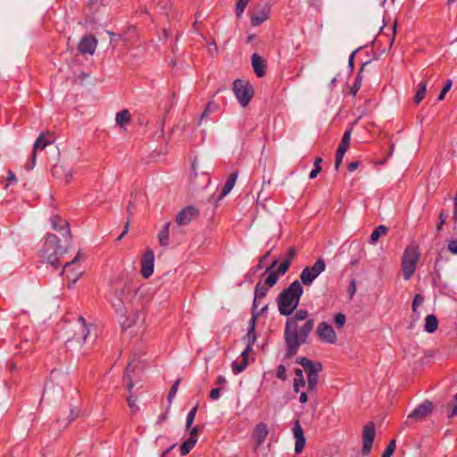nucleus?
Masks as SVG:
<instances>
[{
    "label": "nucleus",
    "instance_id": "6ab92c4d",
    "mask_svg": "<svg viewBox=\"0 0 457 457\" xmlns=\"http://www.w3.org/2000/svg\"><path fill=\"white\" fill-rule=\"evenodd\" d=\"M252 66L257 77L262 78L266 74L265 62L256 53L252 55Z\"/></svg>",
    "mask_w": 457,
    "mask_h": 457
},
{
    "label": "nucleus",
    "instance_id": "a18cd8bd",
    "mask_svg": "<svg viewBox=\"0 0 457 457\" xmlns=\"http://www.w3.org/2000/svg\"><path fill=\"white\" fill-rule=\"evenodd\" d=\"M446 219H447V214L442 211L440 213H439V217H438V224H437V227H436V230L437 232H440L443 228V226L444 224L445 223L446 221Z\"/></svg>",
    "mask_w": 457,
    "mask_h": 457
},
{
    "label": "nucleus",
    "instance_id": "f8f14e48",
    "mask_svg": "<svg viewBox=\"0 0 457 457\" xmlns=\"http://www.w3.org/2000/svg\"><path fill=\"white\" fill-rule=\"evenodd\" d=\"M374 437H375V424H374V422L370 421L364 426L363 431H362L363 445H362V449H361V453L363 455L370 454L371 448H372Z\"/></svg>",
    "mask_w": 457,
    "mask_h": 457
},
{
    "label": "nucleus",
    "instance_id": "473e14b6",
    "mask_svg": "<svg viewBox=\"0 0 457 457\" xmlns=\"http://www.w3.org/2000/svg\"><path fill=\"white\" fill-rule=\"evenodd\" d=\"M264 274L267 275L265 284L270 287L275 286L278 279V272L275 270L267 271V270H265Z\"/></svg>",
    "mask_w": 457,
    "mask_h": 457
},
{
    "label": "nucleus",
    "instance_id": "4be33fe9",
    "mask_svg": "<svg viewBox=\"0 0 457 457\" xmlns=\"http://www.w3.org/2000/svg\"><path fill=\"white\" fill-rule=\"evenodd\" d=\"M170 227V222L168 221L158 233V240L162 246L167 247L169 245Z\"/></svg>",
    "mask_w": 457,
    "mask_h": 457
},
{
    "label": "nucleus",
    "instance_id": "f704fd0d",
    "mask_svg": "<svg viewBox=\"0 0 457 457\" xmlns=\"http://www.w3.org/2000/svg\"><path fill=\"white\" fill-rule=\"evenodd\" d=\"M250 0H237L235 8V13L237 18H240Z\"/></svg>",
    "mask_w": 457,
    "mask_h": 457
},
{
    "label": "nucleus",
    "instance_id": "6e6d98bb",
    "mask_svg": "<svg viewBox=\"0 0 457 457\" xmlns=\"http://www.w3.org/2000/svg\"><path fill=\"white\" fill-rule=\"evenodd\" d=\"M37 152L33 151L30 163L25 165L26 170H31L36 165Z\"/></svg>",
    "mask_w": 457,
    "mask_h": 457
},
{
    "label": "nucleus",
    "instance_id": "dca6fc26",
    "mask_svg": "<svg viewBox=\"0 0 457 457\" xmlns=\"http://www.w3.org/2000/svg\"><path fill=\"white\" fill-rule=\"evenodd\" d=\"M52 174L55 179L64 180L66 183H69L73 177L72 170L63 164L54 165Z\"/></svg>",
    "mask_w": 457,
    "mask_h": 457
},
{
    "label": "nucleus",
    "instance_id": "9d476101",
    "mask_svg": "<svg viewBox=\"0 0 457 457\" xmlns=\"http://www.w3.org/2000/svg\"><path fill=\"white\" fill-rule=\"evenodd\" d=\"M136 375V370L131 369V363H129L124 371L123 378L127 381L126 388L129 391V395L127 398L128 404L132 412H137L139 411V407L137 404V398L133 396L132 389L135 386L134 377Z\"/></svg>",
    "mask_w": 457,
    "mask_h": 457
},
{
    "label": "nucleus",
    "instance_id": "8fccbe9b",
    "mask_svg": "<svg viewBox=\"0 0 457 457\" xmlns=\"http://www.w3.org/2000/svg\"><path fill=\"white\" fill-rule=\"evenodd\" d=\"M447 248L450 253L457 254V240L452 239L448 241Z\"/></svg>",
    "mask_w": 457,
    "mask_h": 457
},
{
    "label": "nucleus",
    "instance_id": "cd10ccee",
    "mask_svg": "<svg viewBox=\"0 0 457 457\" xmlns=\"http://www.w3.org/2000/svg\"><path fill=\"white\" fill-rule=\"evenodd\" d=\"M305 386L303 373L301 369L295 370V378L294 380L293 388L295 392H299L300 388Z\"/></svg>",
    "mask_w": 457,
    "mask_h": 457
},
{
    "label": "nucleus",
    "instance_id": "e2e57ef3",
    "mask_svg": "<svg viewBox=\"0 0 457 457\" xmlns=\"http://www.w3.org/2000/svg\"><path fill=\"white\" fill-rule=\"evenodd\" d=\"M129 227V217H128V220L124 226V229H123L122 233L117 238L118 241L121 240V238L128 233Z\"/></svg>",
    "mask_w": 457,
    "mask_h": 457
},
{
    "label": "nucleus",
    "instance_id": "79ce46f5",
    "mask_svg": "<svg viewBox=\"0 0 457 457\" xmlns=\"http://www.w3.org/2000/svg\"><path fill=\"white\" fill-rule=\"evenodd\" d=\"M345 150L337 148L335 158V169L337 170L342 163Z\"/></svg>",
    "mask_w": 457,
    "mask_h": 457
},
{
    "label": "nucleus",
    "instance_id": "052dcab7",
    "mask_svg": "<svg viewBox=\"0 0 457 457\" xmlns=\"http://www.w3.org/2000/svg\"><path fill=\"white\" fill-rule=\"evenodd\" d=\"M79 253L71 260V262H66L63 266V270L60 272V276H62L63 274V270L65 269H67L68 267H70L71 264L75 263L76 262H78L79 260Z\"/></svg>",
    "mask_w": 457,
    "mask_h": 457
},
{
    "label": "nucleus",
    "instance_id": "603ef678",
    "mask_svg": "<svg viewBox=\"0 0 457 457\" xmlns=\"http://www.w3.org/2000/svg\"><path fill=\"white\" fill-rule=\"evenodd\" d=\"M246 337H247V345L252 346L255 341H256V333H255V330H253V332L250 333V330L247 331V334H246Z\"/></svg>",
    "mask_w": 457,
    "mask_h": 457
},
{
    "label": "nucleus",
    "instance_id": "7c9ffc66",
    "mask_svg": "<svg viewBox=\"0 0 457 457\" xmlns=\"http://www.w3.org/2000/svg\"><path fill=\"white\" fill-rule=\"evenodd\" d=\"M52 140L46 139L44 135L41 134L35 141L33 145V151L37 152V150L45 149L48 145L52 144Z\"/></svg>",
    "mask_w": 457,
    "mask_h": 457
},
{
    "label": "nucleus",
    "instance_id": "338daca9",
    "mask_svg": "<svg viewBox=\"0 0 457 457\" xmlns=\"http://www.w3.org/2000/svg\"><path fill=\"white\" fill-rule=\"evenodd\" d=\"M349 145H350L349 142H347V141H345L344 139H341V142H340V144L338 145V148L347 151V149L349 148Z\"/></svg>",
    "mask_w": 457,
    "mask_h": 457
},
{
    "label": "nucleus",
    "instance_id": "20e7f679",
    "mask_svg": "<svg viewBox=\"0 0 457 457\" xmlns=\"http://www.w3.org/2000/svg\"><path fill=\"white\" fill-rule=\"evenodd\" d=\"M112 291V305L116 312L123 316L125 315L126 304L135 296L136 289L130 282H124L113 287Z\"/></svg>",
    "mask_w": 457,
    "mask_h": 457
},
{
    "label": "nucleus",
    "instance_id": "09e8293b",
    "mask_svg": "<svg viewBox=\"0 0 457 457\" xmlns=\"http://www.w3.org/2000/svg\"><path fill=\"white\" fill-rule=\"evenodd\" d=\"M254 310L255 309L253 310V315H252V318L249 320L248 330H250V333H252V332H253V330H255V323H256V320H257V317L259 316V313H256L254 312Z\"/></svg>",
    "mask_w": 457,
    "mask_h": 457
},
{
    "label": "nucleus",
    "instance_id": "f257e3e1",
    "mask_svg": "<svg viewBox=\"0 0 457 457\" xmlns=\"http://www.w3.org/2000/svg\"><path fill=\"white\" fill-rule=\"evenodd\" d=\"M309 312L300 309L287 320L284 330V339L287 346L286 359L295 356L300 346L308 342L309 336L314 328V320L308 319Z\"/></svg>",
    "mask_w": 457,
    "mask_h": 457
},
{
    "label": "nucleus",
    "instance_id": "f3484780",
    "mask_svg": "<svg viewBox=\"0 0 457 457\" xmlns=\"http://www.w3.org/2000/svg\"><path fill=\"white\" fill-rule=\"evenodd\" d=\"M270 10V8L268 4L257 6L255 13L251 16L252 25L260 26L265 21L269 18Z\"/></svg>",
    "mask_w": 457,
    "mask_h": 457
},
{
    "label": "nucleus",
    "instance_id": "4c0bfd02",
    "mask_svg": "<svg viewBox=\"0 0 457 457\" xmlns=\"http://www.w3.org/2000/svg\"><path fill=\"white\" fill-rule=\"evenodd\" d=\"M198 410V404H196L195 406H194L190 411L187 413V420H186V428L188 429L191 425L193 424L194 420H195V414H196V411Z\"/></svg>",
    "mask_w": 457,
    "mask_h": 457
},
{
    "label": "nucleus",
    "instance_id": "4d7b16f0",
    "mask_svg": "<svg viewBox=\"0 0 457 457\" xmlns=\"http://www.w3.org/2000/svg\"><path fill=\"white\" fill-rule=\"evenodd\" d=\"M356 292V282L354 279H352L350 282V286L348 287V293L350 295V298L353 296Z\"/></svg>",
    "mask_w": 457,
    "mask_h": 457
},
{
    "label": "nucleus",
    "instance_id": "b1692460",
    "mask_svg": "<svg viewBox=\"0 0 457 457\" xmlns=\"http://www.w3.org/2000/svg\"><path fill=\"white\" fill-rule=\"evenodd\" d=\"M370 62V61H367L364 63H362V65L355 78V80L350 88V94L352 96H355L357 94L358 90L361 88V81H362L361 72L363 71L365 66L368 65Z\"/></svg>",
    "mask_w": 457,
    "mask_h": 457
},
{
    "label": "nucleus",
    "instance_id": "49530a36",
    "mask_svg": "<svg viewBox=\"0 0 457 457\" xmlns=\"http://www.w3.org/2000/svg\"><path fill=\"white\" fill-rule=\"evenodd\" d=\"M287 369L284 364H279L278 366L277 370V377L280 380H286L287 379V374H286Z\"/></svg>",
    "mask_w": 457,
    "mask_h": 457
},
{
    "label": "nucleus",
    "instance_id": "ea45409f",
    "mask_svg": "<svg viewBox=\"0 0 457 457\" xmlns=\"http://www.w3.org/2000/svg\"><path fill=\"white\" fill-rule=\"evenodd\" d=\"M396 442L395 439L391 440L384 451L382 457H391L395 450Z\"/></svg>",
    "mask_w": 457,
    "mask_h": 457
},
{
    "label": "nucleus",
    "instance_id": "6e6552de",
    "mask_svg": "<svg viewBox=\"0 0 457 457\" xmlns=\"http://www.w3.org/2000/svg\"><path fill=\"white\" fill-rule=\"evenodd\" d=\"M325 268L326 264L322 258H319L313 266L305 267L300 275L301 285L311 286L319 275L325 270Z\"/></svg>",
    "mask_w": 457,
    "mask_h": 457
},
{
    "label": "nucleus",
    "instance_id": "3c124183",
    "mask_svg": "<svg viewBox=\"0 0 457 457\" xmlns=\"http://www.w3.org/2000/svg\"><path fill=\"white\" fill-rule=\"evenodd\" d=\"M362 46H360L359 48L355 49L349 56V59H348V68L350 69V71H352L353 70V61H354V56L355 54L360 51V49H361Z\"/></svg>",
    "mask_w": 457,
    "mask_h": 457
},
{
    "label": "nucleus",
    "instance_id": "c03bdc74",
    "mask_svg": "<svg viewBox=\"0 0 457 457\" xmlns=\"http://www.w3.org/2000/svg\"><path fill=\"white\" fill-rule=\"evenodd\" d=\"M290 266V260H285L278 268V274L284 275L288 270Z\"/></svg>",
    "mask_w": 457,
    "mask_h": 457
},
{
    "label": "nucleus",
    "instance_id": "f03ea898",
    "mask_svg": "<svg viewBox=\"0 0 457 457\" xmlns=\"http://www.w3.org/2000/svg\"><path fill=\"white\" fill-rule=\"evenodd\" d=\"M51 224L54 230L62 234L63 245H61V239L56 235H47L42 249V258L47 264L57 268L60 265V258L64 255L71 246V236L70 225L67 220L58 216H53L51 218Z\"/></svg>",
    "mask_w": 457,
    "mask_h": 457
},
{
    "label": "nucleus",
    "instance_id": "37998d69",
    "mask_svg": "<svg viewBox=\"0 0 457 457\" xmlns=\"http://www.w3.org/2000/svg\"><path fill=\"white\" fill-rule=\"evenodd\" d=\"M345 315L341 312L337 313L334 318L335 324L337 328H342L345 323Z\"/></svg>",
    "mask_w": 457,
    "mask_h": 457
},
{
    "label": "nucleus",
    "instance_id": "423d86ee",
    "mask_svg": "<svg viewBox=\"0 0 457 457\" xmlns=\"http://www.w3.org/2000/svg\"><path fill=\"white\" fill-rule=\"evenodd\" d=\"M419 259L420 251L418 246L410 245L404 249L402 270L405 280H409L413 276Z\"/></svg>",
    "mask_w": 457,
    "mask_h": 457
},
{
    "label": "nucleus",
    "instance_id": "5701e85b",
    "mask_svg": "<svg viewBox=\"0 0 457 457\" xmlns=\"http://www.w3.org/2000/svg\"><path fill=\"white\" fill-rule=\"evenodd\" d=\"M438 328L437 318L434 314H429L425 319L424 330L428 333H434Z\"/></svg>",
    "mask_w": 457,
    "mask_h": 457
},
{
    "label": "nucleus",
    "instance_id": "0e129e2a",
    "mask_svg": "<svg viewBox=\"0 0 457 457\" xmlns=\"http://www.w3.org/2000/svg\"><path fill=\"white\" fill-rule=\"evenodd\" d=\"M199 432V428L198 427H193L191 429H190V436L189 437H193L194 439H197V434Z\"/></svg>",
    "mask_w": 457,
    "mask_h": 457
},
{
    "label": "nucleus",
    "instance_id": "e433bc0d",
    "mask_svg": "<svg viewBox=\"0 0 457 457\" xmlns=\"http://www.w3.org/2000/svg\"><path fill=\"white\" fill-rule=\"evenodd\" d=\"M322 162L321 157H317L314 161V169L310 172V179H315L321 170L320 163Z\"/></svg>",
    "mask_w": 457,
    "mask_h": 457
},
{
    "label": "nucleus",
    "instance_id": "7ed1b4c3",
    "mask_svg": "<svg viewBox=\"0 0 457 457\" xmlns=\"http://www.w3.org/2000/svg\"><path fill=\"white\" fill-rule=\"evenodd\" d=\"M303 294V288L298 280H295L282 290L277 298L279 313L283 316L291 315L299 305Z\"/></svg>",
    "mask_w": 457,
    "mask_h": 457
},
{
    "label": "nucleus",
    "instance_id": "bb28decb",
    "mask_svg": "<svg viewBox=\"0 0 457 457\" xmlns=\"http://www.w3.org/2000/svg\"><path fill=\"white\" fill-rule=\"evenodd\" d=\"M388 228L387 227H386L385 225H379L371 233L370 235V244H376V242L378 241V239L382 236V235H386V232H387Z\"/></svg>",
    "mask_w": 457,
    "mask_h": 457
},
{
    "label": "nucleus",
    "instance_id": "a19ab883",
    "mask_svg": "<svg viewBox=\"0 0 457 457\" xmlns=\"http://www.w3.org/2000/svg\"><path fill=\"white\" fill-rule=\"evenodd\" d=\"M453 86V81L452 79H447L445 86L443 87L440 94L438 95V97H437V101H442L444 100L445 95L447 94V92L451 89Z\"/></svg>",
    "mask_w": 457,
    "mask_h": 457
},
{
    "label": "nucleus",
    "instance_id": "680f3d73",
    "mask_svg": "<svg viewBox=\"0 0 457 457\" xmlns=\"http://www.w3.org/2000/svg\"><path fill=\"white\" fill-rule=\"evenodd\" d=\"M252 351V346L246 345L245 349L241 353L242 360L248 361V354Z\"/></svg>",
    "mask_w": 457,
    "mask_h": 457
},
{
    "label": "nucleus",
    "instance_id": "393cba45",
    "mask_svg": "<svg viewBox=\"0 0 457 457\" xmlns=\"http://www.w3.org/2000/svg\"><path fill=\"white\" fill-rule=\"evenodd\" d=\"M130 113L127 109H123L117 112L115 116L116 124L120 127H124L125 125L129 124L130 122Z\"/></svg>",
    "mask_w": 457,
    "mask_h": 457
},
{
    "label": "nucleus",
    "instance_id": "a878e982",
    "mask_svg": "<svg viewBox=\"0 0 457 457\" xmlns=\"http://www.w3.org/2000/svg\"><path fill=\"white\" fill-rule=\"evenodd\" d=\"M267 293H268V288L266 287L262 286L261 284V281H259L255 286L253 309H255L257 307V300L265 297Z\"/></svg>",
    "mask_w": 457,
    "mask_h": 457
},
{
    "label": "nucleus",
    "instance_id": "412c9836",
    "mask_svg": "<svg viewBox=\"0 0 457 457\" xmlns=\"http://www.w3.org/2000/svg\"><path fill=\"white\" fill-rule=\"evenodd\" d=\"M268 435L267 426L263 423H260L256 426L253 438L255 441L256 447H260L265 441Z\"/></svg>",
    "mask_w": 457,
    "mask_h": 457
},
{
    "label": "nucleus",
    "instance_id": "864d4df0",
    "mask_svg": "<svg viewBox=\"0 0 457 457\" xmlns=\"http://www.w3.org/2000/svg\"><path fill=\"white\" fill-rule=\"evenodd\" d=\"M79 416V411L75 408L71 409L70 416L68 421L64 424V427H67L75 418Z\"/></svg>",
    "mask_w": 457,
    "mask_h": 457
},
{
    "label": "nucleus",
    "instance_id": "9b49d317",
    "mask_svg": "<svg viewBox=\"0 0 457 457\" xmlns=\"http://www.w3.org/2000/svg\"><path fill=\"white\" fill-rule=\"evenodd\" d=\"M316 334L320 340L323 343L334 344L337 339L334 328L329 323L326 321H321L318 324Z\"/></svg>",
    "mask_w": 457,
    "mask_h": 457
},
{
    "label": "nucleus",
    "instance_id": "72a5a7b5",
    "mask_svg": "<svg viewBox=\"0 0 457 457\" xmlns=\"http://www.w3.org/2000/svg\"><path fill=\"white\" fill-rule=\"evenodd\" d=\"M248 365V361L242 360L240 362H232V371L235 375L241 373Z\"/></svg>",
    "mask_w": 457,
    "mask_h": 457
},
{
    "label": "nucleus",
    "instance_id": "c9c22d12",
    "mask_svg": "<svg viewBox=\"0 0 457 457\" xmlns=\"http://www.w3.org/2000/svg\"><path fill=\"white\" fill-rule=\"evenodd\" d=\"M180 384V379H177L173 385L171 386L170 389V392L168 394V396H167V399H168V402H169V404L170 405L177 392H178V389H179V386Z\"/></svg>",
    "mask_w": 457,
    "mask_h": 457
},
{
    "label": "nucleus",
    "instance_id": "13d9d810",
    "mask_svg": "<svg viewBox=\"0 0 457 457\" xmlns=\"http://www.w3.org/2000/svg\"><path fill=\"white\" fill-rule=\"evenodd\" d=\"M220 396V388H214L210 392V398L212 400H218Z\"/></svg>",
    "mask_w": 457,
    "mask_h": 457
},
{
    "label": "nucleus",
    "instance_id": "de8ad7c7",
    "mask_svg": "<svg viewBox=\"0 0 457 457\" xmlns=\"http://www.w3.org/2000/svg\"><path fill=\"white\" fill-rule=\"evenodd\" d=\"M270 254V251H269L265 255H263L260 259L259 263L255 267L253 268V273L257 272L258 270H260L263 268V263L269 258Z\"/></svg>",
    "mask_w": 457,
    "mask_h": 457
},
{
    "label": "nucleus",
    "instance_id": "69168bd1",
    "mask_svg": "<svg viewBox=\"0 0 457 457\" xmlns=\"http://www.w3.org/2000/svg\"><path fill=\"white\" fill-rule=\"evenodd\" d=\"M296 251L295 247H290L287 253V260H293L295 257Z\"/></svg>",
    "mask_w": 457,
    "mask_h": 457
},
{
    "label": "nucleus",
    "instance_id": "5fc2aeb1",
    "mask_svg": "<svg viewBox=\"0 0 457 457\" xmlns=\"http://www.w3.org/2000/svg\"><path fill=\"white\" fill-rule=\"evenodd\" d=\"M79 320L81 322V325L83 327V332H85L83 337H82V341L84 342L87 337V334L89 332L88 328H87V324H86V320L84 319V317L80 316L79 318Z\"/></svg>",
    "mask_w": 457,
    "mask_h": 457
},
{
    "label": "nucleus",
    "instance_id": "774afa93",
    "mask_svg": "<svg viewBox=\"0 0 457 457\" xmlns=\"http://www.w3.org/2000/svg\"><path fill=\"white\" fill-rule=\"evenodd\" d=\"M227 383L226 378L222 375L218 376L216 379V384L219 386H223Z\"/></svg>",
    "mask_w": 457,
    "mask_h": 457
},
{
    "label": "nucleus",
    "instance_id": "aec40b11",
    "mask_svg": "<svg viewBox=\"0 0 457 457\" xmlns=\"http://www.w3.org/2000/svg\"><path fill=\"white\" fill-rule=\"evenodd\" d=\"M238 176V171L236 170L232 172L229 177L227 179L225 185L220 192V194L217 196L216 201H220L223 197H225L234 187L236 180Z\"/></svg>",
    "mask_w": 457,
    "mask_h": 457
},
{
    "label": "nucleus",
    "instance_id": "2eb2a0df",
    "mask_svg": "<svg viewBox=\"0 0 457 457\" xmlns=\"http://www.w3.org/2000/svg\"><path fill=\"white\" fill-rule=\"evenodd\" d=\"M97 40L92 35L84 36L79 44V51L82 54H93L96 51Z\"/></svg>",
    "mask_w": 457,
    "mask_h": 457
},
{
    "label": "nucleus",
    "instance_id": "c85d7f7f",
    "mask_svg": "<svg viewBox=\"0 0 457 457\" xmlns=\"http://www.w3.org/2000/svg\"><path fill=\"white\" fill-rule=\"evenodd\" d=\"M218 109H219V105H218L216 103H214L213 101H210V102L206 104V106H205V108H204V111L203 112V113H202V114H201V116H200L198 125H200V124H201V122H202L204 119H206V118L209 116V114H210L211 112H216Z\"/></svg>",
    "mask_w": 457,
    "mask_h": 457
},
{
    "label": "nucleus",
    "instance_id": "c756f323",
    "mask_svg": "<svg viewBox=\"0 0 457 457\" xmlns=\"http://www.w3.org/2000/svg\"><path fill=\"white\" fill-rule=\"evenodd\" d=\"M197 439H194L193 437H188L181 445H180V453L181 455H187L191 449L195 445Z\"/></svg>",
    "mask_w": 457,
    "mask_h": 457
},
{
    "label": "nucleus",
    "instance_id": "bf43d9fd",
    "mask_svg": "<svg viewBox=\"0 0 457 457\" xmlns=\"http://www.w3.org/2000/svg\"><path fill=\"white\" fill-rule=\"evenodd\" d=\"M52 389H53V390L54 389V385L53 384V382H51V383H47V384L46 385V386H45V389H44V392H43V395H42V398H41L40 402H42V400H43L44 396H45L46 395H47V394L49 393V391H50V390H52Z\"/></svg>",
    "mask_w": 457,
    "mask_h": 457
},
{
    "label": "nucleus",
    "instance_id": "2f4dec72",
    "mask_svg": "<svg viewBox=\"0 0 457 457\" xmlns=\"http://www.w3.org/2000/svg\"><path fill=\"white\" fill-rule=\"evenodd\" d=\"M427 92V82L422 81L419 84V87L417 89V92L414 96V102L415 104H420L421 100L424 98L425 94Z\"/></svg>",
    "mask_w": 457,
    "mask_h": 457
},
{
    "label": "nucleus",
    "instance_id": "a211bd4d",
    "mask_svg": "<svg viewBox=\"0 0 457 457\" xmlns=\"http://www.w3.org/2000/svg\"><path fill=\"white\" fill-rule=\"evenodd\" d=\"M293 433L295 438V452L296 454H299L302 453L305 445L303 430L300 426L299 420L295 421V427L293 428Z\"/></svg>",
    "mask_w": 457,
    "mask_h": 457
},
{
    "label": "nucleus",
    "instance_id": "0eeeda50",
    "mask_svg": "<svg viewBox=\"0 0 457 457\" xmlns=\"http://www.w3.org/2000/svg\"><path fill=\"white\" fill-rule=\"evenodd\" d=\"M233 92L242 107H245L253 96V88L250 82L236 79L233 83Z\"/></svg>",
    "mask_w": 457,
    "mask_h": 457
},
{
    "label": "nucleus",
    "instance_id": "ddd939ff",
    "mask_svg": "<svg viewBox=\"0 0 457 457\" xmlns=\"http://www.w3.org/2000/svg\"><path fill=\"white\" fill-rule=\"evenodd\" d=\"M154 253L152 250H147L141 260V273L144 278H149L154 273Z\"/></svg>",
    "mask_w": 457,
    "mask_h": 457
},
{
    "label": "nucleus",
    "instance_id": "1a4fd4ad",
    "mask_svg": "<svg viewBox=\"0 0 457 457\" xmlns=\"http://www.w3.org/2000/svg\"><path fill=\"white\" fill-rule=\"evenodd\" d=\"M434 410V404L429 400L423 401L417 405L414 410L407 416L405 424L409 422H420L428 417Z\"/></svg>",
    "mask_w": 457,
    "mask_h": 457
},
{
    "label": "nucleus",
    "instance_id": "39448f33",
    "mask_svg": "<svg viewBox=\"0 0 457 457\" xmlns=\"http://www.w3.org/2000/svg\"><path fill=\"white\" fill-rule=\"evenodd\" d=\"M295 362L300 364L306 373L308 391H316L319 373L322 370V364L319 361H312L306 357H297Z\"/></svg>",
    "mask_w": 457,
    "mask_h": 457
},
{
    "label": "nucleus",
    "instance_id": "4468645a",
    "mask_svg": "<svg viewBox=\"0 0 457 457\" xmlns=\"http://www.w3.org/2000/svg\"><path fill=\"white\" fill-rule=\"evenodd\" d=\"M198 215V210L194 206H187L182 209L176 216V223L179 226L187 225L195 217Z\"/></svg>",
    "mask_w": 457,
    "mask_h": 457
},
{
    "label": "nucleus",
    "instance_id": "58836bf2",
    "mask_svg": "<svg viewBox=\"0 0 457 457\" xmlns=\"http://www.w3.org/2000/svg\"><path fill=\"white\" fill-rule=\"evenodd\" d=\"M424 302V297L421 295H416L412 302V311L416 314V320L420 318V314L417 312L418 307Z\"/></svg>",
    "mask_w": 457,
    "mask_h": 457
}]
</instances>
